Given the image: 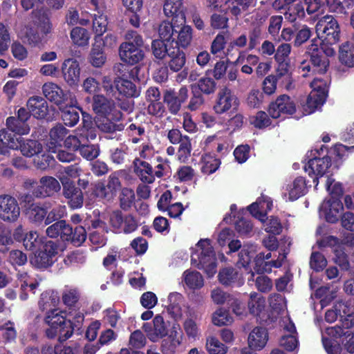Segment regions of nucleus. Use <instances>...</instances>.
I'll use <instances>...</instances> for the list:
<instances>
[{
	"label": "nucleus",
	"instance_id": "obj_1",
	"mask_svg": "<svg viewBox=\"0 0 354 354\" xmlns=\"http://www.w3.org/2000/svg\"><path fill=\"white\" fill-rule=\"evenodd\" d=\"M77 324L74 326L71 320H67L64 313L57 309L50 310L46 317V322L48 325L46 335L49 338L58 337L59 342H64L71 337L74 327H78L84 321L83 314L79 313L75 316Z\"/></svg>",
	"mask_w": 354,
	"mask_h": 354
},
{
	"label": "nucleus",
	"instance_id": "obj_2",
	"mask_svg": "<svg viewBox=\"0 0 354 354\" xmlns=\"http://www.w3.org/2000/svg\"><path fill=\"white\" fill-rule=\"evenodd\" d=\"M191 257L192 264L203 270L209 277L216 272V254L209 239H201L193 248Z\"/></svg>",
	"mask_w": 354,
	"mask_h": 354
},
{
	"label": "nucleus",
	"instance_id": "obj_3",
	"mask_svg": "<svg viewBox=\"0 0 354 354\" xmlns=\"http://www.w3.org/2000/svg\"><path fill=\"white\" fill-rule=\"evenodd\" d=\"M125 40L119 48L120 59L127 64H136L144 58V53L141 49L142 38L137 32L128 30L125 35Z\"/></svg>",
	"mask_w": 354,
	"mask_h": 354
},
{
	"label": "nucleus",
	"instance_id": "obj_4",
	"mask_svg": "<svg viewBox=\"0 0 354 354\" xmlns=\"http://www.w3.org/2000/svg\"><path fill=\"white\" fill-rule=\"evenodd\" d=\"M323 42L318 37L317 39L312 40L311 44L308 48V53L310 55V62H308L304 60L301 62L299 68L304 72L303 76H306L307 73L312 69L314 73H324L326 72L328 66V60L326 57H323L320 53L322 52V46Z\"/></svg>",
	"mask_w": 354,
	"mask_h": 354
},
{
	"label": "nucleus",
	"instance_id": "obj_5",
	"mask_svg": "<svg viewBox=\"0 0 354 354\" xmlns=\"http://www.w3.org/2000/svg\"><path fill=\"white\" fill-rule=\"evenodd\" d=\"M308 160L304 165V170L308 174L313 177V183L315 187L318 185V179L324 176L331 166L330 158L328 156L321 157L319 150H311L307 153Z\"/></svg>",
	"mask_w": 354,
	"mask_h": 354
},
{
	"label": "nucleus",
	"instance_id": "obj_6",
	"mask_svg": "<svg viewBox=\"0 0 354 354\" xmlns=\"http://www.w3.org/2000/svg\"><path fill=\"white\" fill-rule=\"evenodd\" d=\"M316 32L319 39L326 44H335L339 39V25L330 15H326L319 20L316 25Z\"/></svg>",
	"mask_w": 354,
	"mask_h": 354
},
{
	"label": "nucleus",
	"instance_id": "obj_7",
	"mask_svg": "<svg viewBox=\"0 0 354 354\" xmlns=\"http://www.w3.org/2000/svg\"><path fill=\"white\" fill-rule=\"evenodd\" d=\"M58 250L57 245L53 241H46L40 249L33 253L30 263L39 268H48L53 263Z\"/></svg>",
	"mask_w": 354,
	"mask_h": 354
},
{
	"label": "nucleus",
	"instance_id": "obj_8",
	"mask_svg": "<svg viewBox=\"0 0 354 354\" xmlns=\"http://www.w3.org/2000/svg\"><path fill=\"white\" fill-rule=\"evenodd\" d=\"M92 109L98 116H111L115 120H120L121 112L118 110L113 100L108 99L103 95H95L92 97Z\"/></svg>",
	"mask_w": 354,
	"mask_h": 354
},
{
	"label": "nucleus",
	"instance_id": "obj_9",
	"mask_svg": "<svg viewBox=\"0 0 354 354\" xmlns=\"http://www.w3.org/2000/svg\"><path fill=\"white\" fill-rule=\"evenodd\" d=\"M20 207L17 199L8 194L0 195V218L14 223L20 216Z\"/></svg>",
	"mask_w": 354,
	"mask_h": 354
},
{
	"label": "nucleus",
	"instance_id": "obj_10",
	"mask_svg": "<svg viewBox=\"0 0 354 354\" xmlns=\"http://www.w3.org/2000/svg\"><path fill=\"white\" fill-rule=\"evenodd\" d=\"M296 111V104L288 95H281L269 106V115L274 119L284 118L286 115H292Z\"/></svg>",
	"mask_w": 354,
	"mask_h": 354
},
{
	"label": "nucleus",
	"instance_id": "obj_11",
	"mask_svg": "<svg viewBox=\"0 0 354 354\" xmlns=\"http://www.w3.org/2000/svg\"><path fill=\"white\" fill-rule=\"evenodd\" d=\"M14 239L17 241H22L26 250L33 253L45 243L43 239L39 236L37 232L30 231L25 233L21 225L18 226L13 233Z\"/></svg>",
	"mask_w": 354,
	"mask_h": 354
},
{
	"label": "nucleus",
	"instance_id": "obj_12",
	"mask_svg": "<svg viewBox=\"0 0 354 354\" xmlns=\"http://www.w3.org/2000/svg\"><path fill=\"white\" fill-rule=\"evenodd\" d=\"M61 71L65 82L71 87L78 86L80 82L81 68L74 58L66 59L62 64Z\"/></svg>",
	"mask_w": 354,
	"mask_h": 354
},
{
	"label": "nucleus",
	"instance_id": "obj_13",
	"mask_svg": "<svg viewBox=\"0 0 354 354\" xmlns=\"http://www.w3.org/2000/svg\"><path fill=\"white\" fill-rule=\"evenodd\" d=\"M239 105L237 97L227 88H222L218 93L214 109L216 113L222 114L230 110H236Z\"/></svg>",
	"mask_w": 354,
	"mask_h": 354
},
{
	"label": "nucleus",
	"instance_id": "obj_14",
	"mask_svg": "<svg viewBox=\"0 0 354 354\" xmlns=\"http://www.w3.org/2000/svg\"><path fill=\"white\" fill-rule=\"evenodd\" d=\"M306 180L303 177H297L283 187L281 196L286 201H294L306 194Z\"/></svg>",
	"mask_w": 354,
	"mask_h": 354
},
{
	"label": "nucleus",
	"instance_id": "obj_15",
	"mask_svg": "<svg viewBox=\"0 0 354 354\" xmlns=\"http://www.w3.org/2000/svg\"><path fill=\"white\" fill-rule=\"evenodd\" d=\"M296 0H275L272 6L274 9L281 10H286L284 12L285 19L289 21H294L297 18H303L305 15V11L303 5L297 3L290 6Z\"/></svg>",
	"mask_w": 354,
	"mask_h": 354
},
{
	"label": "nucleus",
	"instance_id": "obj_16",
	"mask_svg": "<svg viewBox=\"0 0 354 354\" xmlns=\"http://www.w3.org/2000/svg\"><path fill=\"white\" fill-rule=\"evenodd\" d=\"M284 334L280 339V345L288 351H293L298 346L297 331L294 323L288 317H285L281 322Z\"/></svg>",
	"mask_w": 354,
	"mask_h": 354
},
{
	"label": "nucleus",
	"instance_id": "obj_17",
	"mask_svg": "<svg viewBox=\"0 0 354 354\" xmlns=\"http://www.w3.org/2000/svg\"><path fill=\"white\" fill-rule=\"evenodd\" d=\"M343 210V205L339 198L325 200L319 207V214L326 221L335 223L339 220Z\"/></svg>",
	"mask_w": 354,
	"mask_h": 354
},
{
	"label": "nucleus",
	"instance_id": "obj_18",
	"mask_svg": "<svg viewBox=\"0 0 354 354\" xmlns=\"http://www.w3.org/2000/svg\"><path fill=\"white\" fill-rule=\"evenodd\" d=\"M272 257V254L268 252L266 255L263 253L257 254L254 259V266L253 269L257 272H270L272 267L279 268L282 266L283 261L286 259V254L279 253L277 260L270 261H265Z\"/></svg>",
	"mask_w": 354,
	"mask_h": 354
},
{
	"label": "nucleus",
	"instance_id": "obj_19",
	"mask_svg": "<svg viewBox=\"0 0 354 354\" xmlns=\"http://www.w3.org/2000/svg\"><path fill=\"white\" fill-rule=\"evenodd\" d=\"M147 337L153 342H156L167 334L164 319L160 315H156L153 319V324L145 323L142 326Z\"/></svg>",
	"mask_w": 354,
	"mask_h": 354
},
{
	"label": "nucleus",
	"instance_id": "obj_20",
	"mask_svg": "<svg viewBox=\"0 0 354 354\" xmlns=\"http://www.w3.org/2000/svg\"><path fill=\"white\" fill-rule=\"evenodd\" d=\"M183 334L178 324H174L167 339L162 342V348L165 354H172L181 344Z\"/></svg>",
	"mask_w": 354,
	"mask_h": 354
},
{
	"label": "nucleus",
	"instance_id": "obj_21",
	"mask_svg": "<svg viewBox=\"0 0 354 354\" xmlns=\"http://www.w3.org/2000/svg\"><path fill=\"white\" fill-rule=\"evenodd\" d=\"M272 205V201L270 197L262 196L248 208L252 216L260 221H264L267 212L271 210Z\"/></svg>",
	"mask_w": 354,
	"mask_h": 354
},
{
	"label": "nucleus",
	"instance_id": "obj_22",
	"mask_svg": "<svg viewBox=\"0 0 354 354\" xmlns=\"http://www.w3.org/2000/svg\"><path fill=\"white\" fill-rule=\"evenodd\" d=\"M179 20L171 19V21L165 20L162 21L158 28V33L160 39L169 43L171 45L174 44V35L177 33L179 26H180Z\"/></svg>",
	"mask_w": 354,
	"mask_h": 354
},
{
	"label": "nucleus",
	"instance_id": "obj_23",
	"mask_svg": "<svg viewBox=\"0 0 354 354\" xmlns=\"http://www.w3.org/2000/svg\"><path fill=\"white\" fill-rule=\"evenodd\" d=\"M133 171L136 176L144 183L151 184L155 180L153 168L146 161L136 158L133 161Z\"/></svg>",
	"mask_w": 354,
	"mask_h": 354
},
{
	"label": "nucleus",
	"instance_id": "obj_24",
	"mask_svg": "<svg viewBox=\"0 0 354 354\" xmlns=\"http://www.w3.org/2000/svg\"><path fill=\"white\" fill-rule=\"evenodd\" d=\"M60 189V184L55 178L46 176L40 178L35 194L37 196L46 197L58 192Z\"/></svg>",
	"mask_w": 354,
	"mask_h": 354
},
{
	"label": "nucleus",
	"instance_id": "obj_25",
	"mask_svg": "<svg viewBox=\"0 0 354 354\" xmlns=\"http://www.w3.org/2000/svg\"><path fill=\"white\" fill-rule=\"evenodd\" d=\"M163 11L167 17L178 19L180 25L185 24L186 17L183 9V0H165Z\"/></svg>",
	"mask_w": 354,
	"mask_h": 354
},
{
	"label": "nucleus",
	"instance_id": "obj_26",
	"mask_svg": "<svg viewBox=\"0 0 354 354\" xmlns=\"http://www.w3.org/2000/svg\"><path fill=\"white\" fill-rule=\"evenodd\" d=\"M268 340V333L262 327L254 328L249 334L248 342L249 348L254 351L263 349Z\"/></svg>",
	"mask_w": 354,
	"mask_h": 354
},
{
	"label": "nucleus",
	"instance_id": "obj_27",
	"mask_svg": "<svg viewBox=\"0 0 354 354\" xmlns=\"http://www.w3.org/2000/svg\"><path fill=\"white\" fill-rule=\"evenodd\" d=\"M243 271L239 272L232 268H225L220 270L218 273L219 281L225 285L237 284L241 286L243 283Z\"/></svg>",
	"mask_w": 354,
	"mask_h": 354
},
{
	"label": "nucleus",
	"instance_id": "obj_28",
	"mask_svg": "<svg viewBox=\"0 0 354 354\" xmlns=\"http://www.w3.org/2000/svg\"><path fill=\"white\" fill-rule=\"evenodd\" d=\"M221 160L210 153H203L198 165L201 172L204 175H210L216 172L221 165Z\"/></svg>",
	"mask_w": 354,
	"mask_h": 354
},
{
	"label": "nucleus",
	"instance_id": "obj_29",
	"mask_svg": "<svg viewBox=\"0 0 354 354\" xmlns=\"http://www.w3.org/2000/svg\"><path fill=\"white\" fill-rule=\"evenodd\" d=\"M160 93L156 87H151L146 91V100L148 105V112L151 115H161L163 113V106L160 102Z\"/></svg>",
	"mask_w": 354,
	"mask_h": 354
},
{
	"label": "nucleus",
	"instance_id": "obj_30",
	"mask_svg": "<svg viewBox=\"0 0 354 354\" xmlns=\"http://www.w3.org/2000/svg\"><path fill=\"white\" fill-rule=\"evenodd\" d=\"M257 250V245L254 244L245 245L241 249L239 254V261L237 266H241L245 272L250 273L251 277H254V272L252 271L251 268L249 266L251 258L254 255Z\"/></svg>",
	"mask_w": 354,
	"mask_h": 354
},
{
	"label": "nucleus",
	"instance_id": "obj_31",
	"mask_svg": "<svg viewBox=\"0 0 354 354\" xmlns=\"http://www.w3.org/2000/svg\"><path fill=\"white\" fill-rule=\"evenodd\" d=\"M42 91L48 100L57 105H60L65 100L62 88L53 82L45 83L42 86Z\"/></svg>",
	"mask_w": 354,
	"mask_h": 354
},
{
	"label": "nucleus",
	"instance_id": "obj_32",
	"mask_svg": "<svg viewBox=\"0 0 354 354\" xmlns=\"http://www.w3.org/2000/svg\"><path fill=\"white\" fill-rule=\"evenodd\" d=\"M27 106L31 114L37 118H44L48 112L47 102L41 97H30L27 102Z\"/></svg>",
	"mask_w": 354,
	"mask_h": 354
},
{
	"label": "nucleus",
	"instance_id": "obj_33",
	"mask_svg": "<svg viewBox=\"0 0 354 354\" xmlns=\"http://www.w3.org/2000/svg\"><path fill=\"white\" fill-rule=\"evenodd\" d=\"M183 301L184 297L180 293L174 292L168 296L167 311L176 319L183 316Z\"/></svg>",
	"mask_w": 354,
	"mask_h": 354
},
{
	"label": "nucleus",
	"instance_id": "obj_34",
	"mask_svg": "<svg viewBox=\"0 0 354 354\" xmlns=\"http://www.w3.org/2000/svg\"><path fill=\"white\" fill-rule=\"evenodd\" d=\"M182 283L189 289L198 290L204 286V279L199 272L188 269L183 273Z\"/></svg>",
	"mask_w": 354,
	"mask_h": 354
},
{
	"label": "nucleus",
	"instance_id": "obj_35",
	"mask_svg": "<svg viewBox=\"0 0 354 354\" xmlns=\"http://www.w3.org/2000/svg\"><path fill=\"white\" fill-rule=\"evenodd\" d=\"M67 129L62 125H57L50 131V140L47 145L48 151L56 152V148L62 146V142L67 135Z\"/></svg>",
	"mask_w": 354,
	"mask_h": 354
},
{
	"label": "nucleus",
	"instance_id": "obj_36",
	"mask_svg": "<svg viewBox=\"0 0 354 354\" xmlns=\"http://www.w3.org/2000/svg\"><path fill=\"white\" fill-rule=\"evenodd\" d=\"M46 234L50 238L60 236L64 240H68L72 234V228L64 221H59L46 229Z\"/></svg>",
	"mask_w": 354,
	"mask_h": 354
},
{
	"label": "nucleus",
	"instance_id": "obj_37",
	"mask_svg": "<svg viewBox=\"0 0 354 354\" xmlns=\"http://www.w3.org/2000/svg\"><path fill=\"white\" fill-rule=\"evenodd\" d=\"M115 84L119 94L122 96L134 97L139 95L140 93L136 85L128 80L118 78L115 81Z\"/></svg>",
	"mask_w": 354,
	"mask_h": 354
},
{
	"label": "nucleus",
	"instance_id": "obj_38",
	"mask_svg": "<svg viewBox=\"0 0 354 354\" xmlns=\"http://www.w3.org/2000/svg\"><path fill=\"white\" fill-rule=\"evenodd\" d=\"M168 57H170L169 66L173 71H180L185 64V54L177 46H171Z\"/></svg>",
	"mask_w": 354,
	"mask_h": 354
},
{
	"label": "nucleus",
	"instance_id": "obj_39",
	"mask_svg": "<svg viewBox=\"0 0 354 354\" xmlns=\"http://www.w3.org/2000/svg\"><path fill=\"white\" fill-rule=\"evenodd\" d=\"M15 139H19L21 142L19 143L18 149L21 153L27 157H32L34 155L39 153L42 150V146L37 141L32 140H23L21 138H17L15 135Z\"/></svg>",
	"mask_w": 354,
	"mask_h": 354
},
{
	"label": "nucleus",
	"instance_id": "obj_40",
	"mask_svg": "<svg viewBox=\"0 0 354 354\" xmlns=\"http://www.w3.org/2000/svg\"><path fill=\"white\" fill-rule=\"evenodd\" d=\"M266 307V301L263 297L257 292H251L248 303V308L250 314L261 317Z\"/></svg>",
	"mask_w": 354,
	"mask_h": 354
},
{
	"label": "nucleus",
	"instance_id": "obj_41",
	"mask_svg": "<svg viewBox=\"0 0 354 354\" xmlns=\"http://www.w3.org/2000/svg\"><path fill=\"white\" fill-rule=\"evenodd\" d=\"M338 313L341 317L345 316L349 318L351 324H346V327L354 325L352 315L349 314V310L348 309L346 304L342 302L335 305V310H328L326 311L325 315L326 321L329 323L334 322L337 318Z\"/></svg>",
	"mask_w": 354,
	"mask_h": 354
},
{
	"label": "nucleus",
	"instance_id": "obj_42",
	"mask_svg": "<svg viewBox=\"0 0 354 354\" xmlns=\"http://www.w3.org/2000/svg\"><path fill=\"white\" fill-rule=\"evenodd\" d=\"M0 154H6L8 152V148L17 149L21 141L19 139H15V135L12 133L3 129L0 131Z\"/></svg>",
	"mask_w": 354,
	"mask_h": 354
},
{
	"label": "nucleus",
	"instance_id": "obj_43",
	"mask_svg": "<svg viewBox=\"0 0 354 354\" xmlns=\"http://www.w3.org/2000/svg\"><path fill=\"white\" fill-rule=\"evenodd\" d=\"M326 97L321 92V94H316L315 92H310L305 104L303 105V109L305 114L308 115L319 109L326 100Z\"/></svg>",
	"mask_w": 354,
	"mask_h": 354
},
{
	"label": "nucleus",
	"instance_id": "obj_44",
	"mask_svg": "<svg viewBox=\"0 0 354 354\" xmlns=\"http://www.w3.org/2000/svg\"><path fill=\"white\" fill-rule=\"evenodd\" d=\"M178 29V35L174 41V46L185 48L189 46L192 40V28L188 25L183 24Z\"/></svg>",
	"mask_w": 354,
	"mask_h": 354
},
{
	"label": "nucleus",
	"instance_id": "obj_45",
	"mask_svg": "<svg viewBox=\"0 0 354 354\" xmlns=\"http://www.w3.org/2000/svg\"><path fill=\"white\" fill-rule=\"evenodd\" d=\"M108 19L104 13L95 15L93 19V31L95 33V41L98 42L101 36L108 30Z\"/></svg>",
	"mask_w": 354,
	"mask_h": 354
},
{
	"label": "nucleus",
	"instance_id": "obj_46",
	"mask_svg": "<svg viewBox=\"0 0 354 354\" xmlns=\"http://www.w3.org/2000/svg\"><path fill=\"white\" fill-rule=\"evenodd\" d=\"M101 120L97 121L96 124L100 130L105 133H113L117 131H122L123 125L118 123L120 120H115L111 116H100Z\"/></svg>",
	"mask_w": 354,
	"mask_h": 354
},
{
	"label": "nucleus",
	"instance_id": "obj_47",
	"mask_svg": "<svg viewBox=\"0 0 354 354\" xmlns=\"http://www.w3.org/2000/svg\"><path fill=\"white\" fill-rule=\"evenodd\" d=\"M17 278L22 291L19 297L23 301L26 300L28 299V294L25 292L26 289L29 288L30 290L34 292L35 289L38 286V283L35 282L33 279L26 272H19L17 274Z\"/></svg>",
	"mask_w": 354,
	"mask_h": 354
},
{
	"label": "nucleus",
	"instance_id": "obj_48",
	"mask_svg": "<svg viewBox=\"0 0 354 354\" xmlns=\"http://www.w3.org/2000/svg\"><path fill=\"white\" fill-rule=\"evenodd\" d=\"M64 195L68 200V203L71 208L77 209L82 206L83 194L79 188L71 186L64 191Z\"/></svg>",
	"mask_w": 354,
	"mask_h": 354
},
{
	"label": "nucleus",
	"instance_id": "obj_49",
	"mask_svg": "<svg viewBox=\"0 0 354 354\" xmlns=\"http://www.w3.org/2000/svg\"><path fill=\"white\" fill-rule=\"evenodd\" d=\"M59 302V296L55 290H48L41 295L39 305L42 310H48L57 306Z\"/></svg>",
	"mask_w": 354,
	"mask_h": 354
},
{
	"label": "nucleus",
	"instance_id": "obj_50",
	"mask_svg": "<svg viewBox=\"0 0 354 354\" xmlns=\"http://www.w3.org/2000/svg\"><path fill=\"white\" fill-rule=\"evenodd\" d=\"M339 59L348 67L354 66V45L346 42L339 47Z\"/></svg>",
	"mask_w": 354,
	"mask_h": 354
},
{
	"label": "nucleus",
	"instance_id": "obj_51",
	"mask_svg": "<svg viewBox=\"0 0 354 354\" xmlns=\"http://www.w3.org/2000/svg\"><path fill=\"white\" fill-rule=\"evenodd\" d=\"M71 39L73 43L78 46H86L89 43V32L81 27H75L71 31Z\"/></svg>",
	"mask_w": 354,
	"mask_h": 354
},
{
	"label": "nucleus",
	"instance_id": "obj_52",
	"mask_svg": "<svg viewBox=\"0 0 354 354\" xmlns=\"http://www.w3.org/2000/svg\"><path fill=\"white\" fill-rule=\"evenodd\" d=\"M19 37L21 39H26L28 43L32 46L38 45L44 39V36L35 32L30 26H24L19 31Z\"/></svg>",
	"mask_w": 354,
	"mask_h": 354
},
{
	"label": "nucleus",
	"instance_id": "obj_53",
	"mask_svg": "<svg viewBox=\"0 0 354 354\" xmlns=\"http://www.w3.org/2000/svg\"><path fill=\"white\" fill-rule=\"evenodd\" d=\"M6 124L9 131L17 135H27L30 132V128L26 122L14 117L8 118Z\"/></svg>",
	"mask_w": 354,
	"mask_h": 354
},
{
	"label": "nucleus",
	"instance_id": "obj_54",
	"mask_svg": "<svg viewBox=\"0 0 354 354\" xmlns=\"http://www.w3.org/2000/svg\"><path fill=\"white\" fill-rule=\"evenodd\" d=\"M205 348L209 354H225L227 347L214 336L207 338Z\"/></svg>",
	"mask_w": 354,
	"mask_h": 354
},
{
	"label": "nucleus",
	"instance_id": "obj_55",
	"mask_svg": "<svg viewBox=\"0 0 354 354\" xmlns=\"http://www.w3.org/2000/svg\"><path fill=\"white\" fill-rule=\"evenodd\" d=\"M212 321L215 326H222L231 324L234 319L228 310L220 308L212 314Z\"/></svg>",
	"mask_w": 354,
	"mask_h": 354
},
{
	"label": "nucleus",
	"instance_id": "obj_56",
	"mask_svg": "<svg viewBox=\"0 0 354 354\" xmlns=\"http://www.w3.org/2000/svg\"><path fill=\"white\" fill-rule=\"evenodd\" d=\"M82 91L88 95H99L101 91V83L93 77L88 76L84 78L81 84Z\"/></svg>",
	"mask_w": 354,
	"mask_h": 354
},
{
	"label": "nucleus",
	"instance_id": "obj_57",
	"mask_svg": "<svg viewBox=\"0 0 354 354\" xmlns=\"http://www.w3.org/2000/svg\"><path fill=\"white\" fill-rule=\"evenodd\" d=\"M97 42H95L91 53H90V62L93 66L99 68L104 65L106 62V56L104 55L102 48L100 44L97 45Z\"/></svg>",
	"mask_w": 354,
	"mask_h": 354
},
{
	"label": "nucleus",
	"instance_id": "obj_58",
	"mask_svg": "<svg viewBox=\"0 0 354 354\" xmlns=\"http://www.w3.org/2000/svg\"><path fill=\"white\" fill-rule=\"evenodd\" d=\"M192 151V144L188 137H184L181 140L177 151V160L182 163L188 161Z\"/></svg>",
	"mask_w": 354,
	"mask_h": 354
},
{
	"label": "nucleus",
	"instance_id": "obj_59",
	"mask_svg": "<svg viewBox=\"0 0 354 354\" xmlns=\"http://www.w3.org/2000/svg\"><path fill=\"white\" fill-rule=\"evenodd\" d=\"M353 149L354 146L348 147L342 144H338L335 145L334 147L330 150V156H328L330 159L333 158L335 164L337 165L342 159L347 156Z\"/></svg>",
	"mask_w": 354,
	"mask_h": 354
},
{
	"label": "nucleus",
	"instance_id": "obj_60",
	"mask_svg": "<svg viewBox=\"0 0 354 354\" xmlns=\"http://www.w3.org/2000/svg\"><path fill=\"white\" fill-rule=\"evenodd\" d=\"M169 43L166 42L162 39H155L152 42V50L154 56L158 59H162L166 55H169V50L171 49Z\"/></svg>",
	"mask_w": 354,
	"mask_h": 354
},
{
	"label": "nucleus",
	"instance_id": "obj_61",
	"mask_svg": "<svg viewBox=\"0 0 354 354\" xmlns=\"http://www.w3.org/2000/svg\"><path fill=\"white\" fill-rule=\"evenodd\" d=\"M263 224L266 232L279 234L282 231V225L277 217L270 216L264 218V221H261Z\"/></svg>",
	"mask_w": 354,
	"mask_h": 354
},
{
	"label": "nucleus",
	"instance_id": "obj_62",
	"mask_svg": "<svg viewBox=\"0 0 354 354\" xmlns=\"http://www.w3.org/2000/svg\"><path fill=\"white\" fill-rule=\"evenodd\" d=\"M184 330L189 339L196 340L201 335L198 324L195 319H187L183 324Z\"/></svg>",
	"mask_w": 354,
	"mask_h": 354
},
{
	"label": "nucleus",
	"instance_id": "obj_63",
	"mask_svg": "<svg viewBox=\"0 0 354 354\" xmlns=\"http://www.w3.org/2000/svg\"><path fill=\"white\" fill-rule=\"evenodd\" d=\"M62 120L67 126L75 125L80 119L79 113L73 106H68L62 110Z\"/></svg>",
	"mask_w": 354,
	"mask_h": 354
},
{
	"label": "nucleus",
	"instance_id": "obj_64",
	"mask_svg": "<svg viewBox=\"0 0 354 354\" xmlns=\"http://www.w3.org/2000/svg\"><path fill=\"white\" fill-rule=\"evenodd\" d=\"M46 213V209L38 204L31 205L27 212L29 219L35 223L43 221Z\"/></svg>",
	"mask_w": 354,
	"mask_h": 354
}]
</instances>
